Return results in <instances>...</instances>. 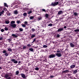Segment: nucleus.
<instances>
[{"instance_id": "nucleus-10", "label": "nucleus", "mask_w": 79, "mask_h": 79, "mask_svg": "<svg viewBox=\"0 0 79 79\" xmlns=\"http://www.w3.org/2000/svg\"><path fill=\"white\" fill-rule=\"evenodd\" d=\"M70 45L71 47L73 48L74 47V44L72 43H70Z\"/></svg>"}, {"instance_id": "nucleus-58", "label": "nucleus", "mask_w": 79, "mask_h": 79, "mask_svg": "<svg viewBox=\"0 0 79 79\" xmlns=\"http://www.w3.org/2000/svg\"><path fill=\"white\" fill-rule=\"evenodd\" d=\"M34 42L33 41L32 42V44H34Z\"/></svg>"}, {"instance_id": "nucleus-13", "label": "nucleus", "mask_w": 79, "mask_h": 79, "mask_svg": "<svg viewBox=\"0 0 79 79\" xmlns=\"http://www.w3.org/2000/svg\"><path fill=\"white\" fill-rule=\"evenodd\" d=\"M76 65H72L70 66V68H75Z\"/></svg>"}, {"instance_id": "nucleus-25", "label": "nucleus", "mask_w": 79, "mask_h": 79, "mask_svg": "<svg viewBox=\"0 0 79 79\" xmlns=\"http://www.w3.org/2000/svg\"><path fill=\"white\" fill-rule=\"evenodd\" d=\"M27 23H28L26 21H25L24 22V23L25 25H27V26H28V25H27Z\"/></svg>"}, {"instance_id": "nucleus-38", "label": "nucleus", "mask_w": 79, "mask_h": 79, "mask_svg": "<svg viewBox=\"0 0 79 79\" xmlns=\"http://www.w3.org/2000/svg\"><path fill=\"white\" fill-rule=\"evenodd\" d=\"M45 16H46V17L47 18L48 17V15L47 14H46L45 15Z\"/></svg>"}, {"instance_id": "nucleus-27", "label": "nucleus", "mask_w": 79, "mask_h": 79, "mask_svg": "<svg viewBox=\"0 0 79 79\" xmlns=\"http://www.w3.org/2000/svg\"><path fill=\"white\" fill-rule=\"evenodd\" d=\"M19 71H17L16 72V75H18V74H19Z\"/></svg>"}, {"instance_id": "nucleus-40", "label": "nucleus", "mask_w": 79, "mask_h": 79, "mask_svg": "<svg viewBox=\"0 0 79 79\" xmlns=\"http://www.w3.org/2000/svg\"><path fill=\"white\" fill-rule=\"evenodd\" d=\"M20 20L17 21V24H19V23H20Z\"/></svg>"}, {"instance_id": "nucleus-16", "label": "nucleus", "mask_w": 79, "mask_h": 79, "mask_svg": "<svg viewBox=\"0 0 79 79\" xmlns=\"http://www.w3.org/2000/svg\"><path fill=\"white\" fill-rule=\"evenodd\" d=\"M15 23V21H12L10 22V24H13Z\"/></svg>"}, {"instance_id": "nucleus-6", "label": "nucleus", "mask_w": 79, "mask_h": 79, "mask_svg": "<svg viewBox=\"0 0 79 79\" xmlns=\"http://www.w3.org/2000/svg\"><path fill=\"white\" fill-rule=\"evenodd\" d=\"M10 26L13 27V28H15L16 27V24H10Z\"/></svg>"}, {"instance_id": "nucleus-9", "label": "nucleus", "mask_w": 79, "mask_h": 79, "mask_svg": "<svg viewBox=\"0 0 79 79\" xmlns=\"http://www.w3.org/2000/svg\"><path fill=\"white\" fill-rule=\"evenodd\" d=\"M63 31V28H59L57 30V32H61V31Z\"/></svg>"}, {"instance_id": "nucleus-60", "label": "nucleus", "mask_w": 79, "mask_h": 79, "mask_svg": "<svg viewBox=\"0 0 79 79\" xmlns=\"http://www.w3.org/2000/svg\"><path fill=\"white\" fill-rule=\"evenodd\" d=\"M0 16H2V15L0 13Z\"/></svg>"}, {"instance_id": "nucleus-7", "label": "nucleus", "mask_w": 79, "mask_h": 79, "mask_svg": "<svg viewBox=\"0 0 79 79\" xmlns=\"http://www.w3.org/2000/svg\"><path fill=\"white\" fill-rule=\"evenodd\" d=\"M11 36L12 37H15V38H17V37H18V35H17L15 34H13Z\"/></svg>"}, {"instance_id": "nucleus-52", "label": "nucleus", "mask_w": 79, "mask_h": 79, "mask_svg": "<svg viewBox=\"0 0 79 79\" xmlns=\"http://www.w3.org/2000/svg\"><path fill=\"white\" fill-rule=\"evenodd\" d=\"M35 38L34 39V40H33V42H35Z\"/></svg>"}, {"instance_id": "nucleus-37", "label": "nucleus", "mask_w": 79, "mask_h": 79, "mask_svg": "<svg viewBox=\"0 0 79 79\" xmlns=\"http://www.w3.org/2000/svg\"><path fill=\"white\" fill-rule=\"evenodd\" d=\"M32 13V11L31 10H30L28 12V14H31Z\"/></svg>"}, {"instance_id": "nucleus-32", "label": "nucleus", "mask_w": 79, "mask_h": 79, "mask_svg": "<svg viewBox=\"0 0 79 79\" xmlns=\"http://www.w3.org/2000/svg\"><path fill=\"white\" fill-rule=\"evenodd\" d=\"M73 15H74L75 16H77V13L76 12H73Z\"/></svg>"}, {"instance_id": "nucleus-14", "label": "nucleus", "mask_w": 79, "mask_h": 79, "mask_svg": "<svg viewBox=\"0 0 79 79\" xmlns=\"http://www.w3.org/2000/svg\"><path fill=\"white\" fill-rule=\"evenodd\" d=\"M69 72V70H66L65 71H63V73H68Z\"/></svg>"}, {"instance_id": "nucleus-44", "label": "nucleus", "mask_w": 79, "mask_h": 79, "mask_svg": "<svg viewBox=\"0 0 79 79\" xmlns=\"http://www.w3.org/2000/svg\"><path fill=\"white\" fill-rule=\"evenodd\" d=\"M31 31L32 32H34V31H35V29H34V28H32L31 29Z\"/></svg>"}, {"instance_id": "nucleus-17", "label": "nucleus", "mask_w": 79, "mask_h": 79, "mask_svg": "<svg viewBox=\"0 0 79 79\" xmlns=\"http://www.w3.org/2000/svg\"><path fill=\"white\" fill-rule=\"evenodd\" d=\"M77 73V70H75L73 72V74H76Z\"/></svg>"}, {"instance_id": "nucleus-34", "label": "nucleus", "mask_w": 79, "mask_h": 79, "mask_svg": "<svg viewBox=\"0 0 79 79\" xmlns=\"http://www.w3.org/2000/svg\"><path fill=\"white\" fill-rule=\"evenodd\" d=\"M4 5L5 6H6V7H8V6L7 5V4H6V3H4Z\"/></svg>"}, {"instance_id": "nucleus-33", "label": "nucleus", "mask_w": 79, "mask_h": 79, "mask_svg": "<svg viewBox=\"0 0 79 79\" xmlns=\"http://www.w3.org/2000/svg\"><path fill=\"white\" fill-rule=\"evenodd\" d=\"M7 52H6V50H3V53H6Z\"/></svg>"}, {"instance_id": "nucleus-51", "label": "nucleus", "mask_w": 79, "mask_h": 79, "mask_svg": "<svg viewBox=\"0 0 79 79\" xmlns=\"http://www.w3.org/2000/svg\"><path fill=\"white\" fill-rule=\"evenodd\" d=\"M67 27H66V26H64V29H66V28H67Z\"/></svg>"}, {"instance_id": "nucleus-23", "label": "nucleus", "mask_w": 79, "mask_h": 79, "mask_svg": "<svg viewBox=\"0 0 79 79\" xmlns=\"http://www.w3.org/2000/svg\"><path fill=\"white\" fill-rule=\"evenodd\" d=\"M29 18H30V19L32 20L33 19L34 17V16H31V17H30Z\"/></svg>"}, {"instance_id": "nucleus-36", "label": "nucleus", "mask_w": 79, "mask_h": 79, "mask_svg": "<svg viewBox=\"0 0 79 79\" xmlns=\"http://www.w3.org/2000/svg\"><path fill=\"white\" fill-rule=\"evenodd\" d=\"M75 32H79V29H77L75 30Z\"/></svg>"}, {"instance_id": "nucleus-53", "label": "nucleus", "mask_w": 79, "mask_h": 79, "mask_svg": "<svg viewBox=\"0 0 79 79\" xmlns=\"http://www.w3.org/2000/svg\"><path fill=\"white\" fill-rule=\"evenodd\" d=\"M56 52H60V51H56Z\"/></svg>"}, {"instance_id": "nucleus-56", "label": "nucleus", "mask_w": 79, "mask_h": 79, "mask_svg": "<svg viewBox=\"0 0 79 79\" xmlns=\"http://www.w3.org/2000/svg\"><path fill=\"white\" fill-rule=\"evenodd\" d=\"M41 51H42V52H44V50H41Z\"/></svg>"}, {"instance_id": "nucleus-47", "label": "nucleus", "mask_w": 79, "mask_h": 79, "mask_svg": "<svg viewBox=\"0 0 79 79\" xmlns=\"http://www.w3.org/2000/svg\"><path fill=\"white\" fill-rule=\"evenodd\" d=\"M27 46H28V47H31V45L30 44H28L27 45Z\"/></svg>"}, {"instance_id": "nucleus-2", "label": "nucleus", "mask_w": 79, "mask_h": 79, "mask_svg": "<svg viewBox=\"0 0 79 79\" xmlns=\"http://www.w3.org/2000/svg\"><path fill=\"white\" fill-rule=\"evenodd\" d=\"M59 3V2H54V3L52 2L51 4V5L52 6H55L56 5H57Z\"/></svg>"}, {"instance_id": "nucleus-41", "label": "nucleus", "mask_w": 79, "mask_h": 79, "mask_svg": "<svg viewBox=\"0 0 79 79\" xmlns=\"http://www.w3.org/2000/svg\"><path fill=\"white\" fill-rule=\"evenodd\" d=\"M26 49V46H24L23 47V49Z\"/></svg>"}, {"instance_id": "nucleus-45", "label": "nucleus", "mask_w": 79, "mask_h": 79, "mask_svg": "<svg viewBox=\"0 0 79 79\" xmlns=\"http://www.w3.org/2000/svg\"><path fill=\"white\" fill-rule=\"evenodd\" d=\"M54 77H55V76H51L50 77V78H53Z\"/></svg>"}, {"instance_id": "nucleus-62", "label": "nucleus", "mask_w": 79, "mask_h": 79, "mask_svg": "<svg viewBox=\"0 0 79 79\" xmlns=\"http://www.w3.org/2000/svg\"><path fill=\"white\" fill-rule=\"evenodd\" d=\"M27 54H28V53H27Z\"/></svg>"}, {"instance_id": "nucleus-49", "label": "nucleus", "mask_w": 79, "mask_h": 79, "mask_svg": "<svg viewBox=\"0 0 79 79\" xmlns=\"http://www.w3.org/2000/svg\"><path fill=\"white\" fill-rule=\"evenodd\" d=\"M2 39H3V37H1L0 38V40H2Z\"/></svg>"}, {"instance_id": "nucleus-3", "label": "nucleus", "mask_w": 79, "mask_h": 79, "mask_svg": "<svg viewBox=\"0 0 79 79\" xmlns=\"http://www.w3.org/2000/svg\"><path fill=\"white\" fill-rule=\"evenodd\" d=\"M55 54H51L49 55L48 58H55Z\"/></svg>"}, {"instance_id": "nucleus-54", "label": "nucleus", "mask_w": 79, "mask_h": 79, "mask_svg": "<svg viewBox=\"0 0 79 79\" xmlns=\"http://www.w3.org/2000/svg\"><path fill=\"white\" fill-rule=\"evenodd\" d=\"M77 8H79V6H77Z\"/></svg>"}, {"instance_id": "nucleus-19", "label": "nucleus", "mask_w": 79, "mask_h": 79, "mask_svg": "<svg viewBox=\"0 0 79 79\" xmlns=\"http://www.w3.org/2000/svg\"><path fill=\"white\" fill-rule=\"evenodd\" d=\"M21 25H22V27H26V25H25V24H22Z\"/></svg>"}, {"instance_id": "nucleus-35", "label": "nucleus", "mask_w": 79, "mask_h": 79, "mask_svg": "<svg viewBox=\"0 0 79 79\" xmlns=\"http://www.w3.org/2000/svg\"><path fill=\"white\" fill-rule=\"evenodd\" d=\"M5 23L6 24H9L10 23V21H6Z\"/></svg>"}, {"instance_id": "nucleus-12", "label": "nucleus", "mask_w": 79, "mask_h": 79, "mask_svg": "<svg viewBox=\"0 0 79 79\" xmlns=\"http://www.w3.org/2000/svg\"><path fill=\"white\" fill-rule=\"evenodd\" d=\"M58 15H61V14H63V11L62 10H60V11H59L58 12Z\"/></svg>"}, {"instance_id": "nucleus-46", "label": "nucleus", "mask_w": 79, "mask_h": 79, "mask_svg": "<svg viewBox=\"0 0 79 79\" xmlns=\"http://www.w3.org/2000/svg\"><path fill=\"white\" fill-rule=\"evenodd\" d=\"M42 11H44L45 12H46V10H45L44 9H42Z\"/></svg>"}, {"instance_id": "nucleus-4", "label": "nucleus", "mask_w": 79, "mask_h": 79, "mask_svg": "<svg viewBox=\"0 0 79 79\" xmlns=\"http://www.w3.org/2000/svg\"><path fill=\"white\" fill-rule=\"evenodd\" d=\"M56 56H57V57H61L62 56L61 54L60 53H57L56 54Z\"/></svg>"}, {"instance_id": "nucleus-26", "label": "nucleus", "mask_w": 79, "mask_h": 79, "mask_svg": "<svg viewBox=\"0 0 79 79\" xmlns=\"http://www.w3.org/2000/svg\"><path fill=\"white\" fill-rule=\"evenodd\" d=\"M4 29L5 31H8V27H5Z\"/></svg>"}, {"instance_id": "nucleus-42", "label": "nucleus", "mask_w": 79, "mask_h": 79, "mask_svg": "<svg viewBox=\"0 0 79 79\" xmlns=\"http://www.w3.org/2000/svg\"><path fill=\"white\" fill-rule=\"evenodd\" d=\"M35 69L37 70V71H38V70H39V68L36 67Z\"/></svg>"}, {"instance_id": "nucleus-21", "label": "nucleus", "mask_w": 79, "mask_h": 79, "mask_svg": "<svg viewBox=\"0 0 79 79\" xmlns=\"http://www.w3.org/2000/svg\"><path fill=\"white\" fill-rule=\"evenodd\" d=\"M29 50H30V51H31V52H33V50H34V49H33L32 48H30L29 49Z\"/></svg>"}, {"instance_id": "nucleus-1", "label": "nucleus", "mask_w": 79, "mask_h": 79, "mask_svg": "<svg viewBox=\"0 0 79 79\" xmlns=\"http://www.w3.org/2000/svg\"><path fill=\"white\" fill-rule=\"evenodd\" d=\"M10 76H11V75H10L8 74H6L4 75V77L7 79H11V78Z\"/></svg>"}, {"instance_id": "nucleus-55", "label": "nucleus", "mask_w": 79, "mask_h": 79, "mask_svg": "<svg viewBox=\"0 0 79 79\" xmlns=\"http://www.w3.org/2000/svg\"><path fill=\"white\" fill-rule=\"evenodd\" d=\"M18 63H19H19H21V61H19Z\"/></svg>"}, {"instance_id": "nucleus-11", "label": "nucleus", "mask_w": 79, "mask_h": 79, "mask_svg": "<svg viewBox=\"0 0 79 79\" xmlns=\"http://www.w3.org/2000/svg\"><path fill=\"white\" fill-rule=\"evenodd\" d=\"M14 15H17V14H18V10H16L14 11Z\"/></svg>"}, {"instance_id": "nucleus-15", "label": "nucleus", "mask_w": 79, "mask_h": 79, "mask_svg": "<svg viewBox=\"0 0 79 79\" xmlns=\"http://www.w3.org/2000/svg\"><path fill=\"white\" fill-rule=\"evenodd\" d=\"M60 34H57V35H56V37H57V38H59V37H60Z\"/></svg>"}, {"instance_id": "nucleus-22", "label": "nucleus", "mask_w": 79, "mask_h": 79, "mask_svg": "<svg viewBox=\"0 0 79 79\" xmlns=\"http://www.w3.org/2000/svg\"><path fill=\"white\" fill-rule=\"evenodd\" d=\"M8 54L7 53V52L5 54H4V55L5 56H8Z\"/></svg>"}, {"instance_id": "nucleus-24", "label": "nucleus", "mask_w": 79, "mask_h": 79, "mask_svg": "<svg viewBox=\"0 0 79 79\" xmlns=\"http://www.w3.org/2000/svg\"><path fill=\"white\" fill-rule=\"evenodd\" d=\"M23 15L24 16H27V13H26V12L24 13L23 14Z\"/></svg>"}, {"instance_id": "nucleus-39", "label": "nucleus", "mask_w": 79, "mask_h": 79, "mask_svg": "<svg viewBox=\"0 0 79 79\" xmlns=\"http://www.w3.org/2000/svg\"><path fill=\"white\" fill-rule=\"evenodd\" d=\"M4 31L5 30L3 29H1V31L2 32H4Z\"/></svg>"}, {"instance_id": "nucleus-30", "label": "nucleus", "mask_w": 79, "mask_h": 79, "mask_svg": "<svg viewBox=\"0 0 79 79\" xmlns=\"http://www.w3.org/2000/svg\"><path fill=\"white\" fill-rule=\"evenodd\" d=\"M53 26V24L52 23H50L48 25V26Z\"/></svg>"}, {"instance_id": "nucleus-61", "label": "nucleus", "mask_w": 79, "mask_h": 79, "mask_svg": "<svg viewBox=\"0 0 79 79\" xmlns=\"http://www.w3.org/2000/svg\"><path fill=\"white\" fill-rule=\"evenodd\" d=\"M0 60H1V58H0Z\"/></svg>"}, {"instance_id": "nucleus-8", "label": "nucleus", "mask_w": 79, "mask_h": 79, "mask_svg": "<svg viewBox=\"0 0 79 79\" xmlns=\"http://www.w3.org/2000/svg\"><path fill=\"white\" fill-rule=\"evenodd\" d=\"M21 76L22 77H23V79H25V78H26V75H25V74L23 73H22L21 74Z\"/></svg>"}, {"instance_id": "nucleus-29", "label": "nucleus", "mask_w": 79, "mask_h": 79, "mask_svg": "<svg viewBox=\"0 0 79 79\" xmlns=\"http://www.w3.org/2000/svg\"><path fill=\"white\" fill-rule=\"evenodd\" d=\"M8 51H9V52H12V50L10 48H8Z\"/></svg>"}, {"instance_id": "nucleus-5", "label": "nucleus", "mask_w": 79, "mask_h": 79, "mask_svg": "<svg viewBox=\"0 0 79 79\" xmlns=\"http://www.w3.org/2000/svg\"><path fill=\"white\" fill-rule=\"evenodd\" d=\"M11 61H13L14 62V63H15L16 64V63H18V61L14 59H12L11 60Z\"/></svg>"}, {"instance_id": "nucleus-43", "label": "nucleus", "mask_w": 79, "mask_h": 79, "mask_svg": "<svg viewBox=\"0 0 79 79\" xmlns=\"http://www.w3.org/2000/svg\"><path fill=\"white\" fill-rule=\"evenodd\" d=\"M42 19V18L41 17H38V21H39V20H40Z\"/></svg>"}, {"instance_id": "nucleus-31", "label": "nucleus", "mask_w": 79, "mask_h": 79, "mask_svg": "<svg viewBox=\"0 0 79 79\" xmlns=\"http://www.w3.org/2000/svg\"><path fill=\"white\" fill-rule=\"evenodd\" d=\"M43 48H47L48 47V46L46 45H44L43 46Z\"/></svg>"}, {"instance_id": "nucleus-57", "label": "nucleus", "mask_w": 79, "mask_h": 79, "mask_svg": "<svg viewBox=\"0 0 79 79\" xmlns=\"http://www.w3.org/2000/svg\"><path fill=\"white\" fill-rule=\"evenodd\" d=\"M2 69V68L1 67H0V69Z\"/></svg>"}, {"instance_id": "nucleus-18", "label": "nucleus", "mask_w": 79, "mask_h": 79, "mask_svg": "<svg viewBox=\"0 0 79 79\" xmlns=\"http://www.w3.org/2000/svg\"><path fill=\"white\" fill-rule=\"evenodd\" d=\"M0 13L1 15H3V13H4V10H2V11H1V12H0Z\"/></svg>"}, {"instance_id": "nucleus-48", "label": "nucleus", "mask_w": 79, "mask_h": 79, "mask_svg": "<svg viewBox=\"0 0 79 79\" xmlns=\"http://www.w3.org/2000/svg\"><path fill=\"white\" fill-rule=\"evenodd\" d=\"M9 40V42H10V41H11V40H10V39H8L7 40Z\"/></svg>"}, {"instance_id": "nucleus-63", "label": "nucleus", "mask_w": 79, "mask_h": 79, "mask_svg": "<svg viewBox=\"0 0 79 79\" xmlns=\"http://www.w3.org/2000/svg\"><path fill=\"white\" fill-rule=\"evenodd\" d=\"M37 47H38V46L37 47Z\"/></svg>"}, {"instance_id": "nucleus-28", "label": "nucleus", "mask_w": 79, "mask_h": 79, "mask_svg": "<svg viewBox=\"0 0 79 79\" xmlns=\"http://www.w3.org/2000/svg\"><path fill=\"white\" fill-rule=\"evenodd\" d=\"M31 38H34V37H35V35L32 34L31 36Z\"/></svg>"}, {"instance_id": "nucleus-20", "label": "nucleus", "mask_w": 79, "mask_h": 79, "mask_svg": "<svg viewBox=\"0 0 79 79\" xmlns=\"http://www.w3.org/2000/svg\"><path fill=\"white\" fill-rule=\"evenodd\" d=\"M19 31H21V32H23V29L22 28H20L19 29Z\"/></svg>"}, {"instance_id": "nucleus-59", "label": "nucleus", "mask_w": 79, "mask_h": 79, "mask_svg": "<svg viewBox=\"0 0 79 79\" xmlns=\"http://www.w3.org/2000/svg\"><path fill=\"white\" fill-rule=\"evenodd\" d=\"M17 6V5H15V8H17V7H16V6Z\"/></svg>"}, {"instance_id": "nucleus-50", "label": "nucleus", "mask_w": 79, "mask_h": 79, "mask_svg": "<svg viewBox=\"0 0 79 79\" xmlns=\"http://www.w3.org/2000/svg\"><path fill=\"white\" fill-rule=\"evenodd\" d=\"M7 15L8 16H10V13H9L7 14Z\"/></svg>"}]
</instances>
